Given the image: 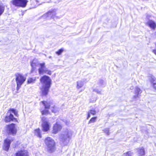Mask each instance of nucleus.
Segmentation results:
<instances>
[{"label": "nucleus", "mask_w": 156, "mask_h": 156, "mask_svg": "<svg viewBox=\"0 0 156 156\" xmlns=\"http://www.w3.org/2000/svg\"><path fill=\"white\" fill-rule=\"evenodd\" d=\"M40 81L42 85L40 88L42 96L48 95L51 87V80L50 78L46 75H44L40 79Z\"/></svg>", "instance_id": "obj_1"}, {"label": "nucleus", "mask_w": 156, "mask_h": 156, "mask_svg": "<svg viewBox=\"0 0 156 156\" xmlns=\"http://www.w3.org/2000/svg\"><path fill=\"white\" fill-rule=\"evenodd\" d=\"M103 81L102 80H100V83H103Z\"/></svg>", "instance_id": "obj_31"}, {"label": "nucleus", "mask_w": 156, "mask_h": 156, "mask_svg": "<svg viewBox=\"0 0 156 156\" xmlns=\"http://www.w3.org/2000/svg\"><path fill=\"white\" fill-rule=\"evenodd\" d=\"M4 121L5 123H9L11 121L18 122L17 119L15 118L13 115L11 113L9 115H6L5 117Z\"/></svg>", "instance_id": "obj_10"}, {"label": "nucleus", "mask_w": 156, "mask_h": 156, "mask_svg": "<svg viewBox=\"0 0 156 156\" xmlns=\"http://www.w3.org/2000/svg\"><path fill=\"white\" fill-rule=\"evenodd\" d=\"M15 156H29V153L27 150H20L16 153Z\"/></svg>", "instance_id": "obj_13"}, {"label": "nucleus", "mask_w": 156, "mask_h": 156, "mask_svg": "<svg viewBox=\"0 0 156 156\" xmlns=\"http://www.w3.org/2000/svg\"><path fill=\"white\" fill-rule=\"evenodd\" d=\"M104 132L107 135H109L110 133L109 132V128H106L105 129L103 130Z\"/></svg>", "instance_id": "obj_27"}, {"label": "nucleus", "mask_w": 156, "mask_h": 156, "mask_svg": "<svg viewBox=\"0 0 156 156\" xmlns=\"http://www.w3.org/2000/svg\"><path fill=\"white\" fill-rule=\"evenodd\" d=\"M133 155V153L130 151H129L124 153L123 156H132Z\"/></svg>", "instance_id": "obj_24"}, {"label": "nucleus", "mask_w": 156, "mask_h": 156, "mask_svg": "<svg viewBox=\"0 0 156 156\" xmlns=\"http://www.w3.org/2000/svg\"><path fill=\"white\" fill-rule=\"evenodd\" d=\"M151 81L153 83L154 88L156 90V80L151 78Z\"/></svg>", "instance_id": "obj_21"}, {"label": "nucleus", "mask_w": 156, "mask_h": 156, "mask_svg": "<svg viewBox=\"0 0 156 156\" xmlns=\"http://www.w3.org/2000/svg\"><path fill=\"white\" fill-rule=\"evenodd\" d=\"M90 112L91 114H92L93 115L95 113V112L94 111H92V110H90Z\"/></svg>", "instance_id": "obj_28"}, {"label": "nucleus", "mask_w": 156, "mask_h": 156, "mask_svg": "<svg viewBox=\"0 0 156 156\" xmlns=\"http://www.w3.org/2000/svg\"><path fill=\"white\" fill-rule=\"evenodd\" d=\"M152 52L156 55V49L153 50Z\"/></svg>", "instance_id": "obj_29"}, {"label": "nucleus", "mask_w": 156, "mask_h": 156, "mask_svg": "<svg viewBox=\"0 0 156 156\" xmlns=\"http://www.w3.org/2000/svg\"><path fill=\"white\" fill-rule=\"evenodd\" d=\"M70 136L69 133H68L66 135H63L62 137V141L64 142L65 141L67 138H69Z\"/></svg>", "instance_id": "obj_20"}, {"label": "nucleus", "mask_w": 156, "mask_h": 156, "mask_svg": "<svg viewBox=\"0 0 156 156\" xmlns=\"http://www.w3.org/2000/svg\"><path fill=\"white\" fill-rule=\"evenodd\" d=\"M5 10L4 6L0 5V16L4 13Z\"/></svg>", "instance_id": "obj_22"}, {"label": "nucleus", "mask_w": 156, "mask_h": 156, "mask_svg": "<svg viewBox=\"0 0 156 156\" xmlns=\"http://www.w3.org/2000/svg\"><path fill=\"white\" fill-rule=\"evenodd\" d=\"M16 81L17 85V89H19L21 85L26 80V78L21 73H17L16 75Z\"/></svg>", "instance_id": "obj_5"}, {"label": "nucleus", "mask_w": 156, "mask_h": 156, "mask_svg": "<svg viewBox=\"0 0 156 156\" xmlns=\"http://www.w3.org/2000/svg\"><path fill=\"white\" fill-rule=\"evenodd\" d=\"M62 128L61 125L56 122L54 125L53 127L52 133L56 134L59 131H60Z\"/></svg>", "instance_id": "obj_12"}, {"label": "nucleus", "mask_w": 156, "mask_h": 156, "mask_svg": "<svg viewBox=\"0 0 156 156\" xmlns=\"http://www.w3.org/2000/svg\"><path fill=\"white\" fill-rule=\"evenodd\" d=\"M155 45H156V44H155Z\"/></svg>", "instance_id": "obj_32"}, {"label": "nucleus", "mask_w": 156, "mask_h": 156, "mask_svg": "<svg viewBox=\"0 0 156 156\" xmlns=\"http://www.w3.org/2000/svg\"><path fill=\"white\" fill-rule=\"evenodd\" d=\"M56 11L55 9L49 10L44 14V16L46 17H50L51 18H53L56 16Z\"/></svg>", "instance_id": "obj_11"}, {"label": "nucleus", "mask_w": 156, "mask_h": 156, "mask_svg": "<svg viewBox=\"0 0 156 156\" xmlns=\"http://www.w3.org/2000/svg\"><path fill=\"white\" fill-rule=\"evenodd\" d=\"M147 25L151 28L154 29L156 28V24L152 20H149L147 23Z\"/></svg>", "instance_id": "obj_14"}, {"label": "nucleus", "mask_w": 156, "mask_h": 156, "mask_svg": "<svg viewBox=\"0 0 156 156\" xmlns=\"http://www.w3.org/2000/svg\"><path fill=\"white\" fill-rule=\"evenodd\" d=\"M90 114L89 113H88V115H87V119H88L89 118H90Z\"/></svg>", "instance_id": "obj_30"}, {"label": "nucleus", "mask_w": 156, "mask_h": 156, "mask_svg": "<svg viewBox=\"0 0 156 156\" xmlns=\"http://www.w3.org/2000/svg\"><path fill=\"white\" fill-rule=\"evenodd\" d=\"M40 68L38 69V72L40 74H42L46 73L49 75L51 74V72L50 70L48 69H44L45 67V63L44 62L41 63L39 64Z\"/></svg>", "instance_id": "obj_8"}, {"label": "nucleus", "mask_w": 156, "mask_h": 156, "mask_svg": "<svg viewBox=\"0 0 156 156\" xmlns=\"http://www.w3.org/2000/svg\"><path fill=\"white\" fill-rule=\"evenodd\" d=\"M83 83L82 82H78L77 85V88L79 89L82 87L83 86Z\"/></svg>", "instance_id": "obj_25"}, {"label": "nucleus", "mask_w": 156, "mask_h": 156, "mask_svg": "<svg viewBox=\"0 0 156 156\" xmlns=\"http://www.w3.org/2000/svg\"><path fill=\"white\" fill-rule=\"evenodd\" d=\"M64 51V49L62 48L59 49L57 51H56L55 53L58 55H60Z\"/></svg>", "instance_id": "obj_23"}, {"label": "nucleus", "mask_w": 156, "mask_h": 156, "mask_svg": "<svg viewBox=\"0 0 156 156\" xmlns=\"http://www.w3.org/2000/svg\"><path fill=\"white\" fill-rule=\"evenodd\" d=\"M138 154L140 156H143L145 154V151L144 147H142L137 149Z\"/></svg>", "instance_id": "obj_16"}, {"label": "nucleus", "mask_w": 156, "mask_h": 156, "mask_svg": "<svg viewBox=\"0 0 156 156\" xmlns=\"http://www.w3.org/2000/svg\"><path fill=\"white\" fill-rule=\"evenodd\" d=\"M13 141V139H9L6 138L4 140V144L2 147L3 150L8 151L10 147L11 142Z\"/></svg>", "instance_id": "obj_9"}, {"label": "nucleus", "mask_w": 156, "mask_h": 156, "mask_svg": "<svg viewBox=\"0 0 156 156\" xmlns=\"http://www.w3.org/2000/svg\"><path fill=\"white\" fill-rule=\"evenodd\" d=\"M11 112L13 113L14 115L17 117L18 116V114L17 111L14 108H10L8 111V112Z\"/></svg>", "instance_id": "obj_19"}, {"label": "nucleus", "mask_w": 156, "mask_h": 156, "mask_svg": "<svg viewBox=\"0 0 156 156\" xmlns=\"http://www.w3.org/2000/svg\"><path fill=\"white\" fill-rule=\"evenodd\" d=\"M28 2V0H12L11 3L15 7L24 8L26 6Z\"/></svg>", "instance_id": "obj_6"}, {"label": "nucleus", "mask_w": 156, "mask_h": 156, "mask_svg": "<svg viewBox=\"0 0 156 156\" xmlns=\"http://www.w3.org/2000/svg\"><path fill=\"white\" fill-rule=\"evenodd\" d=\"M5 131L8 135H12L13 136L16 135L17 133L16 125L14 123L7 125L5 126Z\"/></svg>", "instance_id": "obj_4"}, {"label": "nucleus", "mask_w": 156, "mask_h": 156, "mask_svg": "<svg viewBox=\"0 0 156 156\" xmlns=\"http://www.w3.org/2000/svg\"><path fill=\"white\" fill-rule=\"evenodd\" d=\"M34 133L35 136L40 138L42 137L41 130L39 128L35 129L34 130Z\"/></svg>", "instance_id": "obj_15"}, {"label": "nucleus", "mask_w": 156, "mask_h": 156, "mask_svg": "<svg viewBox=\"0 0 156 156\" xmlns=\"http://www.w3.org/2000/svg\"><path fill=\"white\" fill-rule=\"evenodd\" d=\"M41 103H42L44 107L45 110L41 111L42 115H46L50 114L48 110L50 109L52 112L56 113L58 111V109L56 106L52 102H48L45 101H41Z\"/></svg>", "instance_id": "obj_2"}, {"label": "nucleus", "mask_w": 156, "mask_h": 156, "mask_svg": "<svg viewBox=\"0 0 156 156\" xmlns=\"http://www.w3.org/2000/svg\"><path fill=\"white\" fill-rule=\"evenodd\" d=\"M41 120L42 122L41 125L42 130L44 132L49 131L51 127L49 122L46 120V119L44 117L41 118Z\"/></svg>", "instance_id": "obj_7"}, {"label": "nucleus", "mask_w": 156, "mask_h": 156, "mask_svg": "<svg viewBox=\"0 0 156 156\" xmlns=\"http://www.w3.org/2000/svg\"><path fill=\"white\" fill-rule=\"evenodd\" d=\"M36 77L30 78L28 79L27 81V83L29 84L30 83H33L36 81Z\"/></svg>", "instance_id": "obj_18"}, {"label": "nucleus", "mask_w": 156, "mask_h": 156, "mask_svg": "<svg viewBox=\"0 0 156 156\" xmlns=\"http://www.w3.org/2000/svg\"><path fill=\"white\" fill-rule=\"evenodd\" d=\"M44 141L47 146V151L48 152L52 153L56 151V143L53 139L48 136L45 138Z\"/></svg>", "instance_id": "obj_3"}, {"label": "nucleus", "mask_w": 156, "mask_h": 156, "mask_svg": "<svg viewBox=\"0 0 156 156\" xmlns=\"http://www.w3.org/2000/svg\"><path fill=\"white\" fill-rule=\"evenodd\" d=\"M135 92L136 95H135L134 97L136 98L138 97L139 93H141V91L140 89L137 87H136L135 88Z\"/></svg>", "instance_id": "obj_17"}, {"label": "nucleus", "mask_w": 156, "mask_h": 156, "mask_svg": "<svg viewBox=\"0 0 156 156\" xmlns=\"http://www.w3.org/2000/svg\"><path fill=\"white\" fill-rule=\"evenodd\" d=\"M97 119V117H93L91 118L89 121L88 123H90L91 122H94Z\"/></svg>", "instance_id": "obj_26"}]
</instances>
